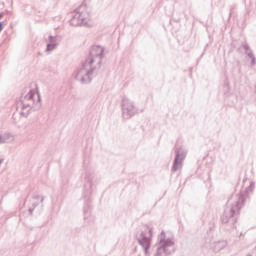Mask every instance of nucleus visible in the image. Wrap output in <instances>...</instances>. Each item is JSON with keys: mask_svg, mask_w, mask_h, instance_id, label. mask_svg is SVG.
Instances as JSON below:
<instances>
[{"mask_svg": "<svg viewBox=\"0 0 256 256\" xmlns=\"http://www.w3.org/2000/svg\"><path fill=\"white\" fill-rule=\"evenodd\" d=\"M175 157L172 165V173H177V171H181L183 169V163H185V159L187 157V150L185 147L180 146L175 150Z\"/></svg>", "mask_w": 256, "mask_h": 256, "instance_id": "nucleus-4", "label": "nucleus"}, {"mask_svg": "<svg viewBox=\"0 0 256 256\" xmlns=\"http://www.w3.org/2000/svg\"><path fill=\"white\" fill-rule=\"evenodd\" d=\"M139 113H143V110L139 108L133 99L129 97L122 98L121 115L123 121H129V119H132V117H135V115H139Z\"/></svg>", "mask_w": 256, "mask_h": 256, "instance_id": "nucleus-3", "label": "nucleus"}, {"mask_svg": "<svg viewBox=\"0 0 256 256\" xmlns=\"http://www.w3.org/2000/svg\"><path fill=\"white\" fill-rule=\"evenodd\" d=\"M242 47H243L247 57H249V59H251V65L252 66L255 65L256 64L255 54H253V50H251V48L249 47V44H243Z\"/></svg>", "mask_w": 256, "mask_h": 256, "instance_id": "nucleus-8", "label": "nucleus"}, {"mask_svg": "<svg viewBox=\"0 0 256 256\" xmlns=\"http://www.w3.org/2000/svg\"><path fill=\"white\" fill-rule=\"evenodd\" d=\"M55 49H57V46L54 44H47L46 53H52V51H55Z\"/></svg>", "mask_w": 256, "mask_h": 256, "instance_id": "nucleus-11", "label": "nucleus"}, {"mask_svg": "<svg viewBox=\"0 0 256 256\" xmlns=\"http://www.w3.org/2000/svg\"><path fill=\"white\" fill-rule=\"evenodd\" d=\"M105 48L100 45L92 46L89 56L82 66L74 73V79L81 85H89L93 81L97 71L101 69L103 63V53Z\"/></svg>", "mask_w": 256, "mask_h": 256, "instance_id": "nucleus-1", "label": "nucleus"}, {"mask_svg": "<svg viewBox=\"0 0 256 256\" xmlns=\"http://www.w3.org/2000/svg\"><path fill=\"white\" fill-rule=\"evenodd\" d=\"M20 115L22 117H27L28 115H31L33 113V107L31 104H19Z\"/></svg>", "mask_w": 256, "mask_h": 256, "instance_id": "nucleus-7", "label": "nucleus"}, {"mask_svg": "<svg viewBox=\"0 0 256 256\" xmlns=\"http://www.w3.org/2000/svg\"><path fill=\"white\" fill-rule=\"evenodd\" d=\"M83 179H84V181H86V183H89L90 187H92L93 181L95 180V176L89 172H86L83 175Z\"/></svg>", "mask_w": 256, "mask_h": 256, "instance_id": "nucleus-9", "label": "nucleus"}, {"mask_svg": "<svg viewBox=\"0 0 256 256\" xmlns=\"http://www.w3.org/2000/svg\"><path fill=\"white\" fill-rule=\"evenodd\" d=\"M30 101H33V89L25 88L20 97V101L17 103V111H19V105H27Z\"/></svg>", "mask_w": 256, "mask_h": 256, "instance_id": "nucleus-5", "label": "nucleus"}, {"mask_svg": "<svg viewBox=\"0 0 256 256\" xmlns=\"http://www.w3.org/2000/svg\"><path fill=\"white\" fill-rule=\"evenodd\" d=\"M0 31H3V22H0Z\"/></svg>", "mask_w": 256, "mask_h": 256, "instance_id": "nucleus-14", "label": "nucleus"}, {"mask_svg": "<svg viewBox=\"0 0 256 256\" xmlns=\"http://www.w3.org/2000/svg\"><path fill=\"white\" fill-rule=\"evenodd\" d=\"M2 163H3V159H0V165H2Z\"/></svg>", "mask_w": 256, "mask_h": 256, "instance_id": "nucleus-18", "label": "nucleus"}, {"mask_svg": "<svg viewBox=\"0 0 256 256\" xmlns=\"http://www.w3.org/2000/svg\"><path fill=\"white\" fill-rule=\"evenodd\" d=\"M29 215H31L33 213V209L29 208Z\"/></svg>", "mask_w": 256, "mask_h": 256, "instance_id": "nucleus-16", "label": "nucleus"}, {"mask_svg": "<svg viewBox=\"0 0 256 256\" xmlns=\"http://www.w3.org/2000/svg\"><path fill=\"white\" fill-rule=\"evenodd\" d=\"M224 91L225 97H231V90L229 89V85H224Z\"/></svg>", "mask_w": 256, "mask_h": 256, "instance_id": "nucleus-13", "label": "nucleus"}, {"mask_svg": "<svg viewBox=\"0 0 256 256\" xmlns=\"http://www.w3.org/2000/svg\"><path fill=\"white\" fill-rule=\"evenodd\" d=\"M253 191H255V182H250V185L246 188L245 193H253Z\"/></svg>", "mask_w": 256, "mask_h": 256, "instance_id": "nucleus-12", "label": "nucleus"}, {"mask_svg": "<svg viewBox=\"0 0 256 256\" xmlns=\"http://www.w3.org/2000/svg\"><path fill=\"white\" fill-rule=\"evenodd\" d=\"M5 17V13H0V19H3Z\"/></svg>", "mask_w": 256, "mask_h": 256, "instance_id": "nucleus-15", "label": "nucleus"}, {"mask_svg": "<svg viewBox=\"0 0 256 256\" xmlns=\"http://www.w3.org/2000/svg\"><path fill=\"white\" fill-rule=\"evenodd\" d=\"M48 45H55L56 47L59 46L58 38L57 36H49L47 39Z\"/></svg>", "mask_w": 256, "mask_h": 256, "instance_id": "nucleus-10", "label": "nucleus"}, {"mask_svg": "<svg viewBox=\"0 0 256 256\" xmlns=\"http://www.w3.org/2000/svg\"><path fill=\"white\" fill-rule=\"evenodd\" d=\"M0 143H5V141H3V137L0 136Z\"/></svg>", "mask_w": 256, "mask_h": 256, "instance_id": "nucleus-17", "label": "nucleus"}, {"mask_svg": "<svg viewBox=\"0 0 256 256\" xmlns=\"http://www.w3.org/2000/svg\"><path fill=\"white\" fill-rule=\"evenodd\" d=\"M89 17H91V11H89L87 4L83 3L75 9L70 25L72 27H91Z\"/></svg>", "mask_w": 256, "mask_h": 256, "instance_id": "nucleus-2", "label": "nucleus"}, {"mask_svg": "<svg viewBox=\"0 0 256 256\" xmlns=\"http://www.w3.org/2000/svg\"><path fill=\"white\" fill-rule=\"evenodd\" d=\"M33 97H36V100H34L33 111H41L43 108V100L41 99V92H39V89L36 88L33 91Z\"/></svg>", "mask_w": 256, "mask_h": 256, "instance_id": "nucleus-6", "label": "nucleus"}]
</instances>
